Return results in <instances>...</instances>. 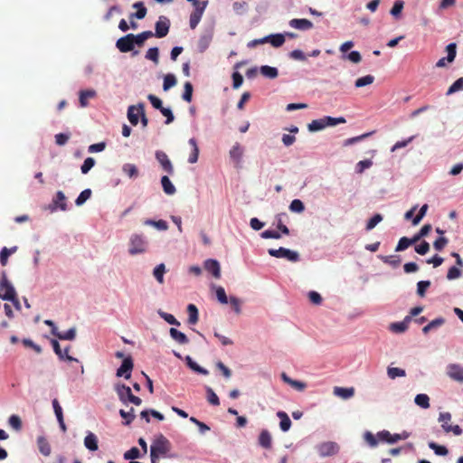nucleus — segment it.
<instances>
[{"instance_id":"obj_1","label":"nucleus","mask_w":463,"mask_h":463,"mask_svg":"<svg viewBox=\"0 0 463 463\" xmlns=\"http://www.w3.org/2000/svg\"><path fill=\"white\" fill-rule=\"evenodd\" d=\"M171 449V442L163 434H159L150 446V457L171 458L172 456L169 455Z\"/></svg>"},{"instance_id":"obj_2","label":"nucleus","mask_w":463,"mask_h":463,"mask_svg":"<svg viewBox=\"0 0 463 463\" xmlns=\"http://www.w3.org/2000/svg\"><path fill=\"white\" fill-rule=\"evenodd\" d=\"M346 120L344 117L333 118L330 116H325L318 119L312 120L308 125L307 128L310 132H317L324 129L326 127H333L337 124H344Z\"/></svg>"},{"instance_id":"obj_3","label":"nucleus","mask_w":463,"mask_h":463,"mask_svg":"<svg viewBox=\"0 0 463 463\" xmlns=\"http://www.w3.org/2000/svg\"><path fill=\"white\" fill-rule=\"evenodd\" d=\"M147 241L143 235L133 234L129 240L128 252L130 255H137L146 252Z\"/></svg>"},{"instance_id":"obj_4","label":"nucleus","mask_w":463,"mask_h":463,"mask_svg":"<svg viewBox=\"0 0 463 463\" xmlns=\"http://www.w3.org/2000/svg\"><path fill=\"white\" fill-rule=\"evenodd\" d=\"M269 254L275 258L287 259L289 261L297 262L299 260V254L297 251L280 247L279 249H269Z\"/></svg>"},{"instance_id":"obj_5","label":"nucleus","mask_w":463,"mask_h":463,"mask_svg":"<svg viewBox=\"0 0 463 463\" xmlns=\"http://www.w3.org/2000/svg\"><path fill=\"white\" fill-rule=\"evenodd\" d=\"M0 289L5 291L3 295L0 294V298H2L4 300L14 298V294L16 293L12 283L7 279L6 273L5 271H3L2 275H1Z\"/></svg>"},{"instance_id":"obj_6","label":"nucleus","mask_w":463,"mask_h":463,"mask_svg":"<svg viewBox=\"0 0 463 463\" xmlns=\"http://www.w3.org/2000/svg\"><path fill=\"white\" fill-rule=\"evenodd\" d=\"M134 34L128 33L121 38H119L116 43V47L121 52H128L134 50V42H133Z\"/></svg>"},{"instance_id":"obj_7","label":"nucleus","mask_w":463,"mask_h":463,"mask_svg":"<svg viewBox=\"0 0 463 463\" xmlns=\"http://www.w3.org/2000/svg\"><path fill=\"white\" fill-rule=\"evenodd\" d=\"M155 36L157 38H163L167 35L170 28V21L165 16H160L158 21L156 23Z\"/></svg>"},{"instance_id":"obj_8","label":"nucleus","mask_w":463,"mask_h":463,"mask_svg":"<svg viewBox=\"0 0 463 463\" xmlns=\"http://www.w3.org/2000/svg\"><path fill=\"white\" fill-rule=\"evenodd\" d=\"M134 364L133 360L130 356L126 357L119 368L117 370V376L118 377H124L126 379H129L131 376V372L133 370Z\"/></svg>"},{"instance_id":"obj_9","label":"nucleus","mask_w":463,"mask_h":463,"mask_svg":"<svg viewBox=\"0 0 463 463\" xmlns=\"http://www.w3.org/2000/svg\"><path fill=\"white\" fill-rule=\"evenodd\" d=\"M339 447L335 442L327 441L317 447L318 453L321 457H329L338 452Z\"/></svg>"},{"instance_id":"obj_10","label":"nucleus","mask_w":463,"mask_h":463,"mask_svg":"<svg viewBox=\"0 0 463 463\" xmlns=\"http://www.w3.org/2000/svg\"><path fill=\"white\" fill-rule=\"evenodd\" d=\"M156 158L161 165L163 170L168 175H173L175 170L168 156L164 151H156Z\"/></svg>"},{"instance_id":"obj_11","label":"nucleus","mask_w":463,"mask_h":463,"mask_svg":"<svg viewBox=\"0 0 463 463\" xmlns=\"http://www.w3.org/2000/svg\"><path fill=\"white\" fill-rule=\"evenodd\" d=\"M115 391L118 396L119 401L127 405L130 401V397L133 395L130 387L127 386L126 384L118 383L116 384Z\"/></svg>"},{"instance_id":"obj_12","label":"nucleus","mask_w":463,"mask_h":463,"mask_svg":"<svg viewBox=\"0 0 463 463\" xmlns=\"http://www.w3.org/2000/svg\"><path fill=\"white\" fill-rule=\"evenodd\" d=\"M143 103H139L137 106H129L128 109V118L129 122L136 126L138 123V116L143 114Z\"/></svg>"},{"instance_id":"obj_13","label":"nucleus","mask_w":463,"mask_h":463,"mask_svg":"<svg viewBox=\"0 0 463 463\" xmlns=\"http://www.w3.org/2000/svg\"><path fill=\"white\" fill-rule=\"evenodd\" d=\"M204 269L211 273L215 279L221 277V268L217 260L209 259L204 262Z\"/></svg>"},{"instance_id":"obj_14","label":"nucleus","mask_w":463,"mask_h":463,"mask_svg":"<svg viewBox=\"0 0 463 463\" xmlns=\"http://www.w3.org/2000/svg\"><path fill=\"white\" fill-rule=\"evenodd\" d=\"M449 376L458 382H463V367L458 364H449L448 366Z\"/></svg>"},{"instance_id":"obj_15","label":"nucleus","mask_w":463,"mask_h":463,"mask_svg":"<svg viewBox=\"0 0 463 463\" xmlns=\"http://www.w3.org/2000/svg\"><path fill=\"white\" fill-rule=\"evenodd\" d=\"M289 25L295 29L307 31L313 28V24L307 19H292L289 21Z\"/></svg>"},{"instance_id":"obj_16","label":"nucleus","mask_w":463,"mask_h":463,"mask_svg":"<svg viewBox=\"0 0 463 463\" xmlns=\"http://www.w3.org/2000/svg\"><path fill=\"white\" fill-rule=\"evenodd\" d=\"M333 392L335 396L340 397L344 400H347V399L352 398L354 395V387L345 388V387L335 386L334 388Z\"/></svg>"},{"instance_id":"obj_17","label":"nucleus","mask_w":463,"mask_h":463,"mask_svg":"<svg viewBox=\"0 0 463 463\" xmlns=\"http://www.w3.org/2000/svg\"><path fill=\"white\" fill-rule=\"evenodd\" d=\"M410 322L411 317H405L402 322L392 323L390 325V330L396 334L403 333L407 330Z\"/></svg>"},{"instance_id":"obj_18","label":"nucleus","mask_w":463,"mask_h":463,"mask_svg":"<svg viewBox=\"0 0 463 463\" xmlns=\"http://www.w3.org/2000/svg\"><path fill=\"white\" fill-rule=\"evenodd\" d=\"M281 378L286 383L289 384L292 388L299 392L304 391L307 387L305 383L291 379L286 373H281Z\"/></svg>"},{"instance_id":"obj_19","label":"nucleus","mask_w":463,"mask_h":463,"mask_svg":"<svg viewBox=\"0 0 463 463\" xmlns=\"http://www.w3.org/2000/svg\"><path fill=\"white\" fill-rule=\"evenodd\" d=\"M84 446L90 451H96L99 449L97 436L92 432H88L84 438Z\"/></svg>"},{"instance_id":"obj_20","label":"nucleus","mask_w":463,"mask_h":463,"mask_svg":"<svg viewBox=\"0 0 463 463\" xmlns=\"http://www.w3.org/2000/svg\"><path fill=\"white\" fill-rule=\"evenodd\" d=\"M242 156L243 148L239 143H236L230 150V156L236 165H239L241 161Z\"/></svg>"},{"instance_id":"obj_21","label":"nucleus","mask_w":463,"mask_h":463,"mask_svg":"<svg viewBox=\"0 0 463 463\" xmlns=\"http://www.w3.org/2000/svg\"><path fill=\"white\" fill-rule=\"evenodd\" d=\"M259 444L264 449H270L272 446V438L269 430H261L259 436Z\"/></svg>"},{"instance_id":"obj_22","label":"nucleus","mask_w":463,"mask_h":463,"mask_svg":"<svg viewBox=\"0 0 463 463\" xmlns=\"http://www.w3.org/2000/svg\"><path fill=\"white\" fill-rule=\"evenodd\" d=\"M96 91L94 90H80L79 94V102L81 108L88 106V99L96 97Z\"/></svg>"},{"instance_id":"obj_23","label":"nucleus","mask_w":463,"mask_h":463,"mask_svg":"<svg viewBox=\"0 0 463 463\" xmlns=\"http://www.w3.org/2000/svg\"><path fill=\"white\" fill-rule=\"evenodd\" d=\"M37 446H38V449H39V451L43 455V456H49L51 454V446L48 442V440L43 437V436H40L37 438Z\"/></svg>"},{"instance_id":"obj_24","label":"nucleus","mask_w":463,"mask_h":463,"mask_svg":"<svg viewBox=\"0 0 463 463\" xmlns=\"http://www.w3.org/2000/svg\"><path fill=\"white\" fill-rule=\"evenodd\" d=\"M169 333L171 337L178 344L185 345L189 342V339L185 334L182 333L181 331L174 327L170 328Z\"/></svg>"},{"instance_id":"obj_25","label":"nucleus","mask_w":463,"mask_h":463,"mask_svg":"<svg viewBox=\"0 0 463 463\" xmlns=\"http://www.w3.org/2000/svg\"><path fill=\"white\" fill-rule=\"evenodd\" d=\"M134 8H137L136 13H132L129 15V18L134 19H143L146 15V8L145 7L143 2H137L133 5Z\"/></svg>"},{"instance_id":"obj_26","label":"nucleus","mask_w":463,"mask_h":463,"mask_svg":"<svg viewBox=\"0 0 463 463\" xmlns=\"http://www.w3.org/2000/svg\"><path fill=\"white\" fill-rule=\"evenodd\" d=\"M277 416L279 418V427L282 431H288L291 427V420L285 411H278Z\"/></svg>"},{"instance_id":"obj_27","label":"nucleus","mask_w":463,"mask_h":463,"mask_svg":"<svg viewBox=\"0 0 463 463\" xmlns=\"http://www.w3.org/2000/svg\"><path fill=\"white\" fill-rule=\"evenodd\" d=\"M188 143L192 146V153L189 156L188 162L190 164H194L198 160L199 147H198L197 142L194 138H190Z\"/></svg>"},{"instance_id":"obj_28","label":"nucleus","mask_w":463,"mask_h":463,"mask_svg":"<svg viewBox=\"0 0 463 463\" xmlns=\"http://www.w3.org/2000/svg\"><path fill=\"white\" fill-rule=\"evenodd\" d=\"M187 312H188V323L190 325H195L199 319V314H198V309H197L196 306L194 304H189L187 306Z\"/></svg>"},{"instance_id":"obj_29","label":"nucleus","mask_w":463,"mask_h":463,"mask_svg":"<svg viewBox=\"0 0 463 463\" xmlns=\"http://www.w3.org/2000/svg\"><path fill=\"white\" fill-rule=\"evenodd\" d=\"M161 184H162L164 192L166 194L172 195L176 191L175 185L172 184V182L170 181V179L168 178L167 175L162 176Z\"/></svg>"},{"instance_id":"obj_30","label":"nucleus","mask_w":463,"mask_h":463,"mask_svg":"<svg viewBox=\"0 0 463 463\" xmlns=\"http://www.w3.org/2000/svg\"><path fill=\"white\" fill-rule=\"evenodd\" d=\"M17 250V247L14 246L10 249L4 247L0 251V263L2 266H6L8 262V258L11 254L14 253Z\"/></svg>"},{"instance_id":"obj_31","label":"nucleus","mask_w":463,"mask_h":463,"mask_svg":"<svg viewBox=\"0 0 463 463\" xmlns=\"http://www.w3.org/2000/svg\"><path fill=\"white\" fill-rule=\"evenodd\" d=\"M260 73L269 79H275L278 77L279 71L275 67L263 65L260 67Z\"/></svg>"},{"instance_id":"obj_32","label":"nucleus","mask_w":463,"mask_h":463,"mask_svg":"<svg viewBox=\"0 0 463 463\" xmlns=\"http://www.w3.org/2000/svg\"><path fill=\"white\" fill-rule=\"evenodd\" d=\"M185 361H186V364L189 366V368H191L193 371L198 373H201V374H203V375H207L209 373V372L201 367L200 365H198L195 362L193 361V359L187 355L185 357Z\"/></svg>"},{"instance_id":"obj_33","label":"nucleus","mask_w":463,"mask_h":463,"mask_svg":"<svg viewBox=\"0 0 463 463\" xmlns=\"http://www.w3.org/2000/svg\"><path fill=\"white\" fill-rule=\"evenodd\" d=\"M66 197L61 191L57 192L55 198L53 199V203L56 207H59L62 211L67 210V204L65 203Z\"/></svg>"},{"instance_id":"obj_34","label":"nucleus","mask_w":463,"mask_h":463,"mask_svg":"<svg viewBox=\"0 0 463 463\" xmlns=\"http://www.w3.org/2000/svg\"><path fill=\"white\" fill-rule=\"evenodd\" d=\"M165 273V266L164 263L157 265L154 270L153 275L158 283H164V274Z\"/></svg>"},{"instance_id":"obj_35","label":"nucleus","mask_w":463,"mask_h":463,"mask_svg":"<svg viewBox=\"0 0 463 463\" xmlns=\"http://www.w3.org/2000/svg\"><path fill=\"white\" fill-rule=\"evenodd\" d=\"M414 402L418 406L423 409H428L430 407V398L427 394H417L414 399Z\"/></svg>"},{"instance_id":"obj_36","label":"nucleus","mask_w":463,"mask_h":463,"mask_svg":"<svg viewBox=\"0 0 463 463\" xmlns=\"http://www.w3.org/2000/svg\"><path fill=\"white\" fill-rule=\"evenodd\" d=\"M379 258L386 264L391 265L393 268L398 267L401 264V259L396 255L389 256H379Z\"/></svg>"},{"instance_id":"obj_37","label":"nucleus","mask_w":463,"mask_h":463,"mask_svg":"<svg viewBox=\"0 0 463 463\" xmlns=\"http://www.w3.org/2000/svg\"><path fill=\"white\" fill-rule=\"evenodd\" d=\"M269 38L268 43H270L274 47H280L285 43V37L283 34H272L267 36Z\"/></svg>"},{"instance_id":"obj_38","label":"nucleus","mask_w":463,"mask_h":463,"mask_svg":"<svg viewBox=\"0 0 463 463\" xmlns=\"http://www.w3.org/2000/svg\"><path fill=\"white\" fill-rule=\"evenodd\" d=\"M54 336L61 340H73L76 336V330L75 328H70L63 333L57 331V334H55Z\"/></svg>"},{"instance_id":"obj_39","label":"nucleus","mask_w":463,"mask_h":463,"mask_svg":"<svg viewBox=\"0 0 463 463\" xmlns=\"http://www.w3.org/2000/svg\"><path fill=\"white\" fill-rule=\"evenodd\" d=\"M119 414L125 420V425H129L136 418L135 410L133 408H130L128 411L120 410Z\"/></svg>"},{"instance_id":"obj_40","label":"nucleus","mask_w":463,"mask_h":463,"mask_svg":"<svg viewBox=\"0 0 463 463\" xmlns=\"http://www.w3.org/2000/svg\"><path fill=\"white\" fill-rule=\"evenodd\" d=\"M123 172L130 178H135L138 175V169L133 164H125L123 165Z\"/></svg>"},{"instance_id":"obj_41","label":"nucleus","mask_w":463,"mask_h":463,"mask_svg":"<svg viewBox=\"0 0 463 463\" xmlns=\"http://www.w3.org/2000/svg\"><path fill=\"white\" fill-rule=\"evenodd\" d=\"M373 80H374V77L373 76L366 75V76L358 78L355 80V82H354V86L356 88H362V87H364V86L372 84L373 82Z\"/></svg>"},{"instance_id":"obj_42","label":"nucleus","mask_w":463,"mask_h":463,"mask_svg":"<svg viewBox=\"0 0 463 463\" xmlns=\"http://www.w3.org/2000/svg\"><path fill=\"white\" fill-rule=\"evenodd\" d=\"M463 90V77L458 78L447 90V95Z\"/></svg>"},{"instance_id":"obj_43","label":"nucleus","mask_w":463,"mask_h":463,"mask_svg":"<svg viewBox=\"0 0 463 463\" xmlns=\"http://www.w3.org/2000/svg\"><path fill=\"white\" fill-rule=\"evenodd\" d=\"M8 423L16 431H20L22 430V420L18 415H11L8 419Z\"/></svg>"},{"instance_id":"obj_44","label":"nucleus","mask_w":463,"mask_h":463,"mask_svg":"<svg viewBox=\"0 0 463 463\" xmlns=\"http://www.w3.org/2000/svg\"><path fill=\"white\" fill-rule=\"evenodd\" d=\"M283 217H288L286 213H279L276 216L277 219V227L278 229L284 234L288 235L289 230L288 228L283 223Z\"/></svg>"},{"instance_id":"obj_45","label":"nucleus","mask_w":463,"mask_h":463,"mask_svg":"<svg viewBox=\"0 0 463 463\" xmlns=\"http://www.w3.org/2000/svg\"><path fill=\"white\" fill-rule=\"evenodd\" d=\"M446 51L448 52L447 61L448 62H452L455 60V58H456L457 44L455 43H451L448 44L447 47H446Z\"/></svg>"},{"instance_id":"obj_46","label":"nucleus","mask_w":463,"mask_h":463,"mask_svg":"<svg viewBox=\"0 0 463 463\" xmlns=\"http://www.w3.org/2000/svg\"><path fill=\"white\" fill-rule=\"evenodd\" d=\"M176 84V78L174 74H167L164 78L163 89L168 90Z\"/></svg>"},{"instance_id":"obj_47","label":"nucleus","mask_w":463,"mask_h":463,"mask_svg":"<svg viewBox=\"0 0 463 463\" xmlns=\"http://www.w3.org/2000/svg\"><path fill=\"white\" fill-rule=\"evenodd\" d=\"M91 196V190L90 189H85L83 190L79 196L77 197L75 203L78 206L82 205L88 199H90Z\"/></svg>"},{"instance_id":"obj_48","label":"nucleus","mask_w":463,"mask_h":463,"mask_svg":"<svg viewBox=\"0 0 463 463\" xmlns=\"http://www.w3.org/2000/svg\"><path fill=\"white\" fill-rule=\"evenodd\" d=\"M387 374L391 379H395L396 377H403L406 373L403 369L398 367H389L387 369Z\"/></svg>"},{"instance_id":"obj_49","label":"nucleus","mask_w":463,"mask_h":463,"mask_svg":"<svg viewBox=\"0 0 463 463\" xmlns=\"http://www.w3.org/2000/svg\"><path fill=\"white\" fill-rule=\"evenodd\" d=\"M429 447L434 450L435 454L439 456H446L449 453V450L446 447L438 445L435 442H430Z\"/></svg>"},{"instance_id":"obj_50","label":"nucleus","mask_w":463,"mask_h":463,"mask_svg":"<svg viewBox=\"0 0 463 463\" xmlns=\"http://www.w3.org/2000/svg\"><path fill=\"white\" fill-rule=\"evenodd\" d=\"M146 58L158 63L159 50L157 47L149 48L146 53Z\"/></svg>"},{"instance_id":"obj_51","label":"nucleus","mask_w":463,"mask_h":463,"mask_svg":"<svg viewBox=\"0 0 463 463\" xmlns=\"http://www.w3.org/2000/svg\"><path fill=\"white\" fill-rule=\"evenodd\" d=\"M202 15V8L198 12H194L191 14L189 24L192 29H194L198 25Z\"/></svg>"},{"instance_id":"obj_52","label":"nucleus","mask_w":463,"mask_h":463,"mask_svg":"<svg viewBox=\"0 0 463 463\" xmlns=\"http://www.w3.org/2000/svg\"><path fill=\"white\" fill-rule=\"evenodd\" d=\"M184 88L183 99L187 102H191L194 90L192 83L189 81L185 82Z\"/></svg>"},{"instance_id":"obj_53","label":"nucleus","mask_w":463,"mask_h":463,"mask_svg":"<svg viewBox=\"0 0 463 463\" xmlns=\"http://www.w3.org/2000/svg\"><path fill=\"white\" fill-rule=\"evenodd\" d=\"M430 286V280H421L417 283V294L420 297H424L425 292L428 289V288Z\"/></svg>"},{"instance_id":"obj_54","label":"nucleus","mask_w":463,"mask_h":463,"mask_svg":"<svg viewBox=\"0 0 463 463\" xmlns=\"http://www.w3.org/2000/svg\"><path fill=\"white\" fill-rule=\"evenodd\" d=\"M207 392V400L209 403L214 406H218L220 404V401L216 393L213 391L211 387L206 388Z\"/></svg>"},{"instance_id":"obj_55","label":"nucleus","mask_w":463,"mask_h":463,"mask_svg":"<svg viewBox=\"0 0 463 463\" xmlns=\"http://www.w3.org/2000/svg\"><path fill=\"white\" fill-rule=\"evenodd\" d=\"M158 314L168 324L173 326H180L179 321H177V319L172 314H168L162 311H159Z\"/></svg>"},{"instance_id":"obj_56","label":"nucleus","mask_w":463,"mask_h":463,"mask_svg":"<svg viewBox=\"0 0 463 463\" xmlns=\"http://www.w3.org/2000/svg\"><path fill=\"white\" fill-rule=\"evenodd\" d=\"M383 216L380 213L374 214L366 224V230L370 231L373 229L380 222H382Z\"/></svg>"},{"instance_id":"obj_57","label":"nucleus","mask_w":463,"mask_h":463,"mask_svg":"<svg viewBox=\"0 0 463 463\" xmlns=\"http://www.w3.org/2000/svg\"><path fill=\"white\" fill-rule=\"evenodd\" d=\"M289 209L295 213H302L305 209V206L300 200L295 199L290 203Z\"/></svg>"},{"instance_id":"obj_58","label":"nucleus","mask_w":463,"mask_h":463,"mask_svg":"<svg viewBox=\"0 0 463 463\" xmlns=\"http://www.w3.org/2000/svg\"><path fill=\"white\" fill-rule=\"evenodd\" d=\"M372 165H373V162L370 159L359 161L356 164V167H355L356 172L359 174H362L365 169L371 167Z\"/></svg>"},{"instance_id":"obj_59","label":"nucleus","mask_w":463,"mask_h":463,"mask_svg":"<svg viewBox=\"0 0 463 463\" xmlns=\"http://www.w3.org/2000/svg\"><path fill=\"white\" fill-rule=\"evenodd\" d=\"M411 245V243L410 238L402 237L398 241L395 250L402 251V250H406L407 248H409Z\"/></svg>"},{"instance_id":"obj_60","label":"nucleus","mask_w":463,"mask_h":463,"mask_svg":"<svg viewBox=\"0 0 463 463\" xmlns=\"http://www.w3.org/2000/svg\"><path fill=\"white\" fill-rule=\"evenodd\" d=\"M140 458V451L137 447H133L124 454L125 459H136Z\"/></svg>"},{"instance_id":"obj_61","label":"nucleus","mask_w":463,"mask_h":463,"mask_svg":"<svg viewBox=\"0 0 463 463\" xmlns=\"http://www.w3.org/2000/svg\"><path fill=\"white\" fill-rule=\"evenodd\" d=\"M94 165H95L94 158L87 157L84 160V162H83V164H82V165L80 167L81 173L82 174H87L94 166Z\"/></svg>"},{"instance_id":"obj_62","label":"nucleus","mask_w":463,"mask_h":463,"mask_svg":"<svg viewBox=\"0 0 463 463\" xmlns=\"http://www.w3.org/2000/svg\"><path fill=\"white\" fill-rule=\"evenodd\" d=\"M403 1L397 0L394 2L392 8L391 9V14L397 17L403 9Z\"/></svg>"},{"instance_id":"obj_63","label":"nucleus","mask_w":463,"mask_h":463,"mask_svg":"<svg viewBox=\"0 0 463 463\" xmlns=\"http://www.w3.org/2000/svg\"><path fill=\"white\" fill-rule=\"evenodd\" d=\"M377 438L382 441H385L387 443L393 444L392 443V434H391L390 431H388V430L379 431L377 433Z\"/></svg>"},{"instance_id":"obj_64","label":"nucleus","mask_w":463,"mask_h":463,"mask_svg":"<svg viewBox=\"0 0 463 463\" xmlns=\"http://www.w3.org/2000/svg\"><path fill=\"white\" fill-rule=\"evenodd\" d=\"M461 276V270L457 267H451L447 273V279L449 280L456 279Z\"/></svg>"}]
</instances>
